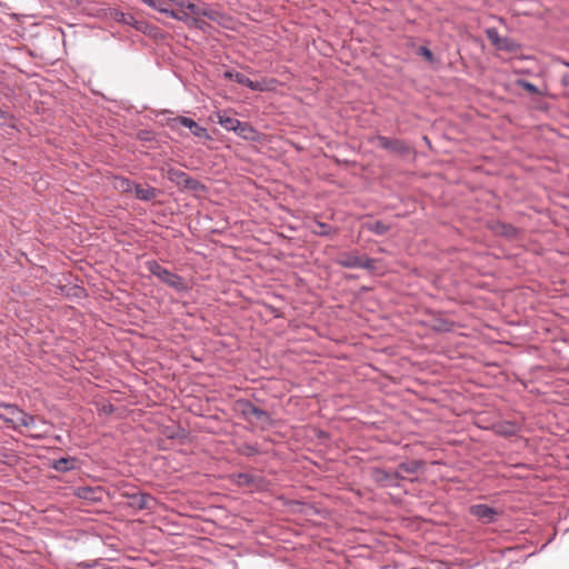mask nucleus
Listing matches in <instances>:
<instances>
[{"mask_svg":"<svg viewBox=\"0 0 569 569\" xmlns=\"http://www.w3.org/2000/svg\"><path fill=\"white\" fill-rule=\"evenodd\" d=\"M237 410L249 423H256L262 429L271 426V417L268 411L257 407L249 400L237 401Z\"/></svg>","mask_w":569,"mask_h":569,"instance_id":"f257e3e1","label":"nucleus"},{"mask_svg":"<svg viewBox=\"0 0 569 569\" xmlns=\"http://www.w3.org/2000/svg\"><path fill=\"white\" fill-rule=\"evenodd\" d=\"M147 270L160 281L173 288L177 291H184L187 289L186 282L182 277L162 267L156 260H149L146 262Z\"/></svg>","mask_w":569,"mask_h":569,"instance_id":"f03ea898","label":"nucleus"},{"mask_svg":"<svg viewBox=\"0 0 569 569\" xmlns=\"http://www.w3.org/2000/svg\"><path fill=\"white\" fill-rule=\"evenodd\" d=\"M337 263L343 268L373 270L376 260L367 256L359 254L358 251L343 252L337 259Z\"/></svg>","mask_w":569,"mask_h":569,"instance_id":"7ed1b4c3","label":"nucleus"},{"mask_svg":"<svg viewBox=\"0 0 569 569\" xmlns=\"http://www.w3.org/2000/svg\"><path fill=\"white\" fill-rule=\"evenodd\" d=\"M166 124L171 130H178L180 127H184V128H188L190 130V132L199 139H204V140L210 139V134H209L208 130L188 117L178 116V117L169 118L167 120Z\"/></svg>","mask_w":569,"mask_h":569,"instance_id":"20e7f679","label":"nucleus"},{"mask_svg":"<svg viewBox=\"0 0 569 569\" xmlns=\"http://www.w3.org/2000/svg\"><path fill=\"white\" fill-rule=\"evenodd\" d=\"M167 178L184 190L199 191L204 189L199 180L191 178L188 173L177 168H169L167 170Z\"/></svg>","mask_w":569,"mask_h":569,"instance_id":"39448f33","label":"nucleus"},{"mask_svg":"<svg viewBox=\"0 0 569 569\" xmlns=\"http://www.w3.org/2000/svg\"><path fill=\"white\" fill-rule=\"evenodd\" d=\"M179 8L187 9L191 13V17H196L198 19L199 17H206L218 22L221 18L220 11L212 9L207 4H196L189 0H179Z\"/></svg>","mask_w":569,"mask_h":569,"instance_id":"423d86ee","label":"nucleus"},{"mask_svg":"<svg viewBox=\"0 0 569 569\" xmlns=\"http://www.w3.org/2000/svg\"><path fill=\"white\" fill-rule=\"evenodd\" d=\"M122 496L128 498V506L134 510H150L156 505V499L149 493L133 491L124 492Z\"/></svg>","mask_w":569,"mask_h":569,"instance_id":"0eeeda50","label":"nucleus"},{"mask_svg":"<svg viewBox=\"0 0 569 569\" xmlns=\"http://www.w3.org/2000/svg\"><path fill=\"white\" fill-rule=\"evenodd\" d=\"M469 513L477 518L483 525H490L497 521L500 512L485 503H477L469 507Z\"/></svg>","mask_w":569,"mask_h":569,"instance_id":"6e6552de","label":"nucleus"},{"mask_svg":"<svg viewBox=\"0 0 569 569\" xmlns=\"http://www.w3.org/2000/svg\"><path fill=\"white\" fill-rule=\"evenodd\" d=\"M376 140L379 147L399 156H406L411 152V147L401 139H391L386 136H377Z\"/></svg>","mask_w":569,"mask_h":569,"instance_id":"1a4fd4ad","label":"nucleus"},{"mask_svg":"<svg viewBox=\"0 0 569 569\" xmlns=\"http://www.w3.org/2000/svg\"><path fill=\"white\" fill-rule=\"evenodd\" d=\"M22 409L11 403H0V419L3 420L9 427L18 430V422L22 417Z\"/></svg>","mask_w":569,"mask_h":569,"instance_id":"9d476101","label":"nucleus"},{"mask_svg":"<svg viewBox=\"0 0 569 569\" xmlns=\"http://www.w3.org/2000/svg\"><path fill=\"white\" fill-rule=\"evenodd\" d=\"M223 78L242 84L253 91H263L264 86L261 82L250 80L246 74L236 70H227L223 72Z\"/></svg>","mask_w":569,"mask_h":569,"instance_id":"9b49d317","label":"nucleus"},{"mask_svg":"<svg viewBox=\"0 0 569 569\" xmlns=\"http://www.w3.org/2000/svg\"><path fill=\"white\" fill-rule=\"evenodd\" d=\"M104 490L102 487H90V486H80L74 489V496L88 500L90 502H99L103 498Z\"/></svg>","mask_w":569,"mask_h":569,"instance_id":"f8f14e48","label":"nucleus"},{"mask_svg":"<svg viewBox=\"0 0 569 569\" xmlns=\"http://www.w3.org/2000/svg\"><path fill=\"white\" fill-rule=\"evenodd\" d=\"M490 229L495 234L502 236L507 239H515L518 234V229L515 226L501 221L491 222Z\"/></svg>","mask_w":569,"mask_h":569,"instance_id":"ddd939ff","label":"nucleus"},{"mask_svg":"<svg viewBox=\"0 0 569 569\" xmlns=\"http://www.w3.org/2000/svg\"><path fill=\"white\" fill-rule=\"evenodd\" d=\"M117 22L133 27L136 30L144 31L147 28L146 22L137 20L131 13H124L122 11H114L112 14Z\"/></svg>","mask_w":569,"mask_h":569,"instance_id":"4468645a","label":"nucleus"},{"mask_svg":"<svg viewBox=\"0 0 569 569\" xmlns=\"http://www.w3.org/2000/svg\"><path fill=\"white\" fill-rule=\"evenodd\" d=\"M170 18L176 19L178 21H182L188 26L193 27H202V21L196 17H191V13L187 9H181L180 11H170Z\"/></svg>","mask_w":569,"mask_h":569,"instance_id":"2eb2a0df","label":"nucleus"},{"mask_svg":"<svg viewBox=\"0 0 569 569\" xmlns=\"http://www.w3.org/2000/svg\"><path fill=\"white\" fill-rule=\"evenodd\" d=\"M133 192L137 199L141 201H150L158 196L159 190L150 186L144 187L137 183Z\"/></svg>","mask_w":569,"mask_h":569,"instance_id":"dca6fc26","label":"nucleus"},{"mask_svg":"<svg viewBox=\"0 0 569 569\" xmlns=\"http://www.w3.org/2000/svg\"><path fill=\"white\" fill-rule=\"evenodd\" d=\"M362 228L377 236H383L390 230V226L380 220H368L362 223Z\"/></svg>","mask_w":569,"mask_h":569,"instance_id":"f3484780","label":"nucleus"},{"mask_svg":"<svg viewBox=\"0 0 569 569\" xmlns=\"http://www.w3.org/2000/svg\"><path fill=\"white\" fill-rule=\"evenodd\" d=\"M77 459L72 457L60 458L52 462V468L58 472H68L76 468Z\"/></svg>","mask_w":569,"mask_h":569,"instance_id":"a211bd4d","label":"nucleus"},{"mask_svg":"<svg viewBox=\"0 0 569 569\" xmlns=\"http://www.w3.org/2000/svg\"><path fill=\"white\" fill-rule=\"evenodd\" d=\"M234 132L244 140L254 141L257 139V131L247 122L240 121V126H237Z\"/></svg>","mask_w":569,"mask_h":569,"instance_id":"6ab92c4d","label":"nucleus"},{"mask_svg":"<svg viewBox=\"0 0 569 569\" xmlns=\"http://www.w3.org/2000/svg\"><path fill=\"white\" fill-rule=\"evenodd\" d=\"M310 230L313 234L321 237L330 236L331 233L336 232V229H333L330 224L321 221H315L310 227Z\"/></svg>","mask_w":569,"mask_h":569,"instance_id":"aec40b11","label":"nucleus"},{"mask_svg":"<svg viewBox=\"0 0 569 569\" xmlns=\"http://www.w3.org/2000/svg\"><path fill=\"white\" fill-rule=\"evenodd\" d=\"M38 422L46 425V421L43 419H38V418L22 411V417H20V420L18 422V430L21 427L36 428Z\"/></svg>","mask_w":569,"mask_h":569,"instance_id":"412c9836","label":"nucleus"},{"mask_svg":"<svg viewBox=\"0 0 569 569\" xmlns=\"http://www.w3.org/2000/svg\"><path fill=\"white\" fill-rule=\"evenodd\" d=\"M218 123L226 130L234 131L237 126H240V120L227 114H219Z\"/></svg>","mask_w":569,"mask_h":569,"instance_id":"4be33fe9","label":"nucleus"},{"mask_svg":"<svg viewBox=\"0 0 569 569\" xmlns=\"http://www.w3.org/2000/svg\"><path fill=\"white\" fill-rule=\"evenodd\" d=\"M136 186L137 183L127 178H116L114 181V188L120 190L121 192H133Z\"/></svg>","mask_w":569,"mask_h":569,"instance_id":"5701e85b","label":"nucleus"},{"mask_svg":"<svg viewBox=\"0 0 569 569\" xmlns=\"http://www.w3.org/2000/svg\"><path fill=\"white\" fill-rule=\"evenodd\" d=\"M497 49L507 52H516L519 49V44L511 38L501 37L500 42L497 46Z\"/></svg>","mask_w":569,"mask_h":569,"instance_id":"b1692460","label":"nucleus"},{"mask_svg":"<svg viewBox=\"0 0 569 569\" xmlns=\"http://www.w3.org/2000/svg\"><path fill=\"white\" fill-rule=\"evenodd\" d=\"M422 467V462L418 460H411L399 465V469L407 473H417Z\"/></svg>","mask_w":569,"mask_h":569,"instance_id":"393cba45","label":"nucleus"},{"mask_svg":"<svg viewBox=\"0 0 569 569\" xmlns=\"http://www.w3.org/2000/svg\"><path fill=\"white\" fill-rule=\"evenodd\" d=\"M486 36L490 40V42L497 48L501 39L498 30L496 28H488L486 30Z\"/></svg>","mask_w":569,"mask_h":569,"instance_id":"a878e982","label":"nucleus"},{"mask_svg":"<svg viewBox=\"0 0 569 569\" xmlns=\"http://www.w3.org/2000/svg\"><path fill=\"white\" fill-rule=\"evenodd\" d=\"M417 54L423 57L430 63L435 62V56L432 51L425 46H421L417 49Z\"/></svg>","mask_w":569,"mask_h":569,"instance_id":"bb28decb","label":"nucleus"},{"mask_svg":"<svg viewBox=\"0 0 569 569\" xmlns=\"http://www.w3.org/2000/svg\"><path fill=\"white\" fill-rule=\"evenodd\" d=\"M154 10L164 13L168 17H170V11H172L170 4L168 3V0H157V6Z\"/></svg>","mask_w":569,"mask_h":569,"instance_id":"cd10ccee","label":"nucleus"},{"mask_svg":"<svg viewBox=\"0 0 569 569\" xmlns=\"http://www.w3.org/2000/svg\"><path fill=\"white\" fill-rule=\"evenodd\" d=\"M519 84H520V87H521V88H523L526 91H528V92H530V93L536 94V93H538V92H539V91H538V88H537L533 83L528 82V81H526V80H521V81H519Z\"/></svg>","mask_w":569,"mask_h":569,"instance_id":"c85d7f7f","label":"nucleus"},{"mask_svg":"<svg viewBox=\"0 0 569 569\" xmlns=\"http://www.w3.org/2000/svg\"><path fill=\"white\" fill-rule=\"evenodd\" d=\"M241 453L247 456H253L258 453V448L253 445H244L241 449Z\"/></svg>","mask_w":569,"mask_h":569,"instance_id":"c756f323","label":"nucleus"},{"mask_svg":"<svg viewBox=\"0 0 569 569\" xmlns=\"http://www.w3.org/2000/svg\"><path fill=\"white\" fill-rule=\"evenodd\" d=\"M9 120V114L0 109V124H6Z\"/></svg>","mask_w":569,"mask_h":569,"instance_id":"7c9ffc66","label":"nucleus"},{"mask_svg":"<svg viewBox=\"0 0 569 569\" xmlns=\"http://www.w3.org/2000/svg\"><path fill=\"white\" fill-rule=\"evenodd\" d=\"M141 1L143 3H146L147 6H149L150 8L156 9L157 0H141Z\"/></svg>","mask_w":569,"mask_h":569,"instance_id":"2f4dec72","label":"nucleus"},{"mask_svg":"<svg viewBox=\"0 0 569 569\" xmlns=\"http://www.w3.org/2000/svg\"><path fill=\"white\" fill-rule=\"evenodd\" d=\"M168 3L169 4L174 3L176 6L179 7V0H168Z\"/></svg>","mask_w":569,"mask_h":569,"instance_id":"473e14b6","label":"nucleus"},{"mask_svg":"<svg viewBox=\"0 0 569 569\" xmlns=\"http://www.w3.org/2000/svg\"><path fill=\"white\" fill-rule=\"evenodd\" d=\"M562 81L565 84H567V86L569 84V79L567 77H563Z\"/></svg>","mask_w":569,"mask_h":569,"instance_id":"72a5a7b5","label":"nucleus"}]
</instances>
